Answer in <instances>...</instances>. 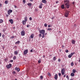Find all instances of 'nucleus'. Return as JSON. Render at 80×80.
Listing matches in <instances>:
<instances>
[{"label":"nucleus","instance_id":"6e6d98bb","mask_svg":"<svg viewBox=\"0 0 80 80\" xmlns=\"http://www.w3.org/2000/svg\"><path fill=\"white\" fill-rule=\"evenodd\" d=\"M2 36V33H0V37Z\"/></svg>","mask_w":80,"mask_h":80},{"label":"nucleus","instance_id":"864d4df0","mask_svg":"<svg viewBox=\"0 0 80 80\" xmlns=\"http://www.w3.org/2000/svg\"><path fill=\"white\" fill-rule=\"evenodd\" d=\"M8 15H10V12H8Z\"/></svg>","mask_w":80,"mask_h":80},{"label":"nucleus","instance_id":"1a4fd4ad","mask_svg":"<svg viewBox=\"0 0 80 80\" xmlns=\"http://www.w3.org/2000/svg\"><path fill=\"white\" fill-rule=\"evenodd\" d=\"M54 78L55 79V80H57L58 78V75L57 74H56L55 75Z\"/></svg>","mask_w":80,"mask_h":80},{"label":"nucleus","instance_id":"2f4dec72","mask_svg":"<svg viewBox=\"0 0 80 80\" xmlns=\"http://www.w3.org/2000/svg\"><path fill=\"white\" fill-rule=\"evenodd\" d=\"M44 26L45 27H47V24H44Z\"/></svg>","mask_w":80,"mask_h":80},{"label":"nucleus","instance_id":"bb28decb","mask_svg":"<svg viewBox=\"0 0 80 80\" xmlns=\"http://www.w3.org/2000/svg\"><path fill=\"white\" fill-rule=\"evenodd\" d=\"M3 22V21L2 19H0V23H2Z\"/></svg>","mask_w":80,"mask_h":80},{"label":"nucleus","instance_id":"69168bd1","mask_svg":"<svg viewBox=\"0 0 80 80\" xmlns=\"http://www.w3.org/2000/svg\"><path fill=\"white\" fill-rule=\"evenodd\" d=\"M13 73H15V72H14V71L13 72Z\"/></svg>","mask_w":80,"mask_h":80},{"label":"nucleus","instance_id":"4468645a","mask_svg":"<svg viewBox=\"0 0 80 80\" xmlns=\"http://www.w3.org/2000/svg\"><path fill=\"white\" fill-rule=\"evenodd\" d=\"M61 7L62 9H64V8H65V6L63 4L61 6Z\"/></svg>","mask_w":80,"mask_h":80},{"label":"nucleus","instance_id":"b1692460","mask_svg":"<svg viewBox=\"0 0 80 80\" xmlns=\"http://www.w3.org/2000/svg\"><path fill=\"white\" fill-rule=\"evenodd\" d=\"M48 75L49 77H51V74H50V72H48Z\"/></svg>","mask_w":80,"mask_h":80},{"label":"nucleus","instance_id":"c85d7f7f","mask_svg":"<svg viewBox=\"0 0 80 80\" xmlns=\"http://www.w3.org/2000/svg\"><path fill=\"white\" fill-rule=\"evenodd\" d=\"M65 72H61V74H62V75H63L65 74Z\"/></svg>","mask_w":80,"mask_h":80},{"label":"nucleus","instance_id":"9d476101","mask_svg":"<svg viewBox=\"0 0 80 80\" xmlns=\"http://www.w3.org/2000/svg\"><path fill=\"white\" fill-rule=\"evenodd\" d=\"M26 22L25 20H23L22 21V23L23 25H25L26 24Z\"/></svg>","mask_w":80,"mask_h":80},{"label":"nucleus","instance_id":"338daca9","mask_svg":"<svg viewBox=\"0 0 80 80\" xmlns=\"http://www.w3.org/2000/svg\"><path fill=\"white\" fill-rule=\"evenodd\" d=\"M80 62V59H79V62Z\"/></svg>","mask_w":80,"mask_h":80},{"label":"nucleus","instance_id":"423d86ee","mask_svg":"<svg viewBox=\"0 0 80 80\" xmlns=\"http://www.w3.org/2000/svg\"><path fill=\"white\" fill-rule=\"evenodd\" d=\"M6 67L8 69L11 68V67H12V64H9V65H8L6 66Z\"/></svg>","mask_w":80,"mask_h":80},{"label":"nucleus","instance_id":"7c9ffc66","mask_svg":"<svg viewBox=\"0 0 80 80\" xmlns=\"http://www.w3.org/2000/svg\"><path fill=\"white\" fill-rule=\"evenodd\" d=\"M20 70V68H18V69H17V71L18 72H19Z\"/></svg>","mask_w":80,"mask_h":80},{"label":"nucleus","instance_id":"e433bc0d","mask_svg":"<svg viewBox=\"0 0 80 80\" xmlns=\"http://www.w3.org/2000/svg\"><path fill=\"white\" fill-rule=\"evenodd\" d=\"M29 20L30 21L32 20V17H30L29 18Z\"/></svg>","mask_w":80,"mask_h":80},{"label":"nucleus","instance_id":"ddd939ff","mask_svg":"<svg viewBox=\"0 0 80 80\" xmlns=\"http://www.w3.org/2000/svg\"><path fill=\"white\" fill-rule=\"evenodd\" d=\"M42 2L44 3H47V1L46 0H42Z\"/></svg>","mask_w":80,"mask_h":80},{"label":"nucleus","instance_id":"de8ad7c7","mask_svg":"<svg viewBox=\"0 0 80 80\" xmlns=\"http://www.w3.org/2000/svg\"><path fill=\"white\" fill-rule=\"evenodd\" d=\"M27 27H28V28H29V27H30V26H29V25H27Z\"/></svg>","mask_w":80,"mask_h":80},{"label":"nucleus","instance_id":"aec40b11","mask_svg":"<svg viewBox=\"0 0 80 80\" xmlns=\"http://www.w3.org/2000/svg\"><path fill=\"white\" fill-rule=\"evenodd\" d=\"M15 55H18V52L17 51H14Z\"/></svg>","mask_w":80,"mask_h":80},{"label":"nucleus","instance_id":"052dcab7","mask_svg":"<svg viewBox=\"0 0 80 80\" xmlns=\"http://www.w3.org/2000/svg\"><path fill=\"white\" fill-rule=\"evenodd\" d=\"M62 47L63 48L64 47V46L63 45H62Z\"/></svg>","mask_w":80,"mask_h":80},{"label":"nucleus","instance_id":"2eb2a0df","mask_svg":"<svg viewBox=\"0 0 80 80\" xmlns=\"http://www.w3.org/2000/svg\"><path fill=\"white\" fill-rule=\"evenodd\" d=\"M61 72H65V68H63L61 70Z\"/></svg>","mask_w":80,"mask_h":80},{"label":"nucleus","instance_id":"9b49d317","mask_svg":"<svg viewBox=\"0 0 80 80\" xmlns=\"http://www.w3.org/2000/svg\"><path fill=\"white\" fill-rule=\"evenodd\" d=\"M43 6V4L42 3H41L39 5V8H42V6Z\"/></svg>","mask_w":80,"mask_h":80},{"label":"nucleus","instance_id":"37998d69","mask_svg":"<svg viewBox=\"0 0 80 80\" xmlns=\"http://www.w3.org/2000/svg\"><path fill=\"white\" fill-rule=\"evenodd\" d=\"M11 38H14V36H12L11 37Z\"/></svg>","mask_w":80,"mask_h":80},{"label":"nucleus","instance_id":"58836bf2","mask_svg":"<svg viewBox=\"0 0 80 80\" xmlns=\"http://www.w3.org/2000/svg\"><path fill=\"white\" fill-rule=\"evenodd\" d=\"M43 76H40V78H41V79H43Z\"/></svg>","mask_w":80,"mask_h":80},{"label":"nucleus","instance_id":"f704fd0d","mask_svg":"<svg viewBox=\"0 0 80 80\" xmlns=\"http://www.w3.org/2000/svg\"><path fill=\"white\" fill-rule=\"evenodd\" d=\"M38 63H41V60H39L38 61Z\"/></svg>","mask_w":80,"mask_h":80},{"label":"nucleus","instance_id":"5701e85b","mask_svg":"<svg viewBox=\"0 0 80 80\" xmlns=\"http://www.w3.org/2000/svg\"><path fill=\"white\" fill-rule=\"evenodd\" d=\"M24 20L25 21L27 22L28 19L27 18V17H26L24 18Z\"/></svg>","mask_w":80,"mask_h":80},{"label":"nucleus","instance_id":"774afa93","mask_svg":"<svg viewBox=\"0 0 80 80\" xmlns=\"http://www.w3.org/2000/svg\"><path fill=\"white\" fill-rule=\"evenodd\" d=\"M47 33H45V35H47Z\"/></svg>","mask_w":80,"mask_h":80},{"label":"nucleus","instance_id":"dca6fc26","mask_svg":"<svg viewBox=\"0 0 80 80\" xmlns=\"http://www.w3.org/2000/svg\"><path fill=\"white\" fill-rule=\"evenodd\" d=\"M75 75V73H73V72H72L71 74V76L72 77H74Z\"/></svg>","mask_w":80,"mask_h":80},{"label":"nucleus","instance_id":"6e6552de","mask_svg":"<svg viewBox=\"0 0 80 80\" xmlns=\"http://www.w3.org/2000/svg\"><path fill=\"white\" fill-rule=\"evenodd\" d=\"M9 22H10L11 24H13V19H10L9 20Z\"/></svg>","mask_w":80,"mask_h":80},{"label":"nucleus","instance_id":"4be33fe9","mask_svg":"<svg viewBox=\"0 0 80 80\" xmlns=\"http://www.w3.org/2000/svg\"><path fill=\"white\" fill-rule=\"evenodd\" d=\"M28 6H29V7H30L32 5V3H29L27 4Z\"/></svg>","mask_w":80,"mask_h":80},{"label":"nucleus","instance_id":"49530a36","mask_svg":"<svg viewBox=\"0 0 80 80\" xmlns=\"http://www.w3.org/2000/svg\"><path fill=\"white\" fill-rule=\"evenodd\" d=\"M2 37H3V38L5 37V35H4V34H3L2 35Z\"/></svg>","mask_w":80,"mask_h":80},{"label":"nucleus","instance_id":"603ef678","mask_svg":"<svg viewBox=\"0 0 80 80\" xmlns=\"http://www.w3.org/2000/svg\"><path fill=\"white\" fill-rule=\"evenodd\" d=\"M58 2H59L58 1H57L56 2V3H58Z\"/></svg>","mask_w":80,"mask_h":80},{"label":"nucleus","instance_id":"6ab92c4d","mask_svg":"<svg viewBox=\"0 0 80 80\" xmlns=\"http://www.w3.org/2000/svg\"><path fill=\"white\" fill-rule=\"evenodd\" d=\"M13 12L12 10L11 9H10L8 11V12H9V13H12Z\"/></svg>","mask_w":80,"mask_h":80},{"label":"nucleus","instance_id":"a18cd8bd","mask_svg":"<svg viewBox=\"0 0 80 80\" xmlns=\"http://www.w3.org/2000/svg\"><path fill=\"white\" fill-rule=\"evenodd\" d=\"M17 69H18V68L17 67L15 68V70H17Z\"/></svg>","mask_w":80,"mask_h":80},{"label":"nucleus","instance_id":"f3484780","mask_svg":"<svg viewBox=\"0 0 80 80\" xmlns=\"http://www.w3.org/2000/svg\"><path fill=\"white\" fill-rule=\"evenodd\" d=\"M57 60V58H56V57H54L53 58V60H54V61H55Z\"/></svg>","mask_w":80,"mask_h":80},{"label":"nucleus","instance_id":"ea45409f","mask_svg":"<svg viewBox=\"0 0 80 80\" xmlns=\"http://www.w3.org/2000/svg\"><path fill=\"white\" fill-rule=\"evenodd\" d=\"M66 78H68V79H69V77H68V75L67 76Z\"/></svg>","mask_w":80,"mask_h":80},{"label":"nucleus","instance_id":"8fccbe9b","mask_svg":"<svg viewBox=\"0 0 80 80\" xmlns=\"http://www.w3.org/2000/svg\"><path fill=\"white\" fill-rule=\"evenodd\" d=\"M31 52H33V50L31 49L30 51Z\"/></svg>","mask_w":80,"mask_h":80},{"label":"nucleus","instance_id":"79ce46f5","mask_svg":"<svg viewBox=\"0 0 80 80\" xmlns=\"http://www.w3.org/2000/svg\"><path fill=\"white\" fill-rule=\"evenodd\" d=\"M39 37H42V34H39Z\"/></svg>","mask_w":80,"mask_h":80},{"label":"nucleus","instance_id":"72a5a7b5","mask_svg":"<svg viewBox=\"0 0 80 80\" xmlns=\"http://www.w3.org/2000/svg\"><path fill=\"white\" fill-rule=\"evenodd\" d=\"M7 2H8V1H5V4H7Z\"/></svg>","mask_w":80,"mask_h":80},{"label":"nucleus","instance_id":"f8f14e48","mask_svg":"<svg viewBox=\"0 0 80 80\" xmlns=\"http://www.w3.org/2000/svg\"><path fill=\"white\" fill-rule=\"evenodd\" d=\"M71 42L72 44H74V45H75V41L74 40H72L71 41Z\"/></svg>","mask_w":80,"mask_h":80},{"label":"nucleus","instance_id":"4d7b16f0","mask_svg":"<svg viewBox=\"0 0 80 80\" xmlns=\"http://www.w3.org/2000/svg\"><path fill=\"white\" fill-rule=\"evenodd\" d=\"M70 80H73V78H71L70 79Z\"/></svg>","mask_w":80,"mask_h":80},{"label":"nucleus","instance_id":"cd10ccee","mask_svg":"<svg viewBox=\"0 0 80 80\" xmlns=\"http://www.w3.org/2000/svg\"><path fill=\"white\" fill-rule=\"evenodd\" d=\"M73 64H74L73 62H71V65L72 67H73Z\"/></svg>","mask_w":80,"mask_h":80},{"label":"nucleus","instance_id":"a19ab883","mask_svg":"<svg viewBox=\"0 0 80 80\" xmlns=\"http://www.w3.org/2000/svg\"><path fill=\"white\" fill-rule=\"evenodd\" d=\"M58 62H61V60H60V59H58Z\"/></svg>","mask_w":80,"mask_h":80},{"label":"nucleus","instance_id":"680f3d73","mask_svg":"<svg viewBox=\"0 0 80 80\" xmlns=\"http://www.w3.org/2000/svg\"><path fill=\"white\" fill-rule=\"evenodd\" d=\"M66 77V75H64V77Z\"/></svg>","mask_w":80,"mask_h":80},{"label":"nucleus","instance_id":"09e8293b","mask_svg":"<svg viewBox=\"0 0 80 80\" xmlns=\"http://www.w3.org/2000/svg\"><path fill=\"white\" fill-rule=\"evenodd\" d=\"M2 3H0V7H2Z\"/></svg>","mask_w":80,"mask_h":80},{"label":"nucleus","instance_id":"e2e57ef3","mask_svg":"<svg viewBox=\"0 0 80 80\" xmlns=\"http://www.w3.org/2000/svg\"><path fill=\"white\" fill-rule=\"evenodd\" d=\"M45 55L43 56V58H45Z\"/></svg>","mask_w":80,"mask_h":80},{"label":"nucleus","instance_id":"f257e3e1","mask_svg":"<svg viewBox=\"0 0 80 80\" xmlns=\"http://www.w3.org/2000/svg\"><path fill=\"white\" fill-rule=\"evenodd\" d=\"M64 4L66 6V7L67 8H68L70 7V1L68 0H65L64 1Z\"/></svg>","mask_w":80,"mask_h":80},{"label":"nucleus","instance_id":"39448f33","mask_svg":"<svg viewBox=\"0 0 80 80\" xmlns=\"http://www.w3.org/2000/svg\"><path fill=\"white\" fill-rule=\"evenodd\" d=\"M25 34V33L24 31H22L21 32V35L22 36H24Z\"/></svg>","mask_w":80,"mask_h":80},{"label":"nucleus","instance_id":"f03ea898","mask_svg":"<svg viewBox=\"0 0 80 80\" xmlns=\"http://www.w3.org/2000/svg\"><path fill=\"white\" fill-rule=\"evenodd\" d=\"M69 13H70L69 11H66L64 13V16L66 18L68 17L69 15Z\"/></svg>","mask_w":80,"mask_h":80},{"label":"nucleus","instance_id":"412c9836","mask_svg":"<svg viewBox=\"0 0 80 80\" xmlns=\"http://www.w3.org/2000/svg\"><path fill=\"white\" fill-rule=\"evenodd\" d=\"M72 72H73V73H75L76 72V70H75V69H73L72 70Z\"/></svg>","mask_w":80,"mask_h":80},{"label":"nucleus","instance_id":"bf43d9fd","mask_svg":"<svg viewBox=\"0 0 80 80\" xmlns=\"http://www.w3.org/2000/svg\"><path fill=\"white\" fill-rule=\"evenodd\" d=\"M30 1H31V2H33V0H30Z\"/></svg>","mask_w":80,"mask_h":80},{"label":"nucleus","instance_id":"a878e982","mask_svg":"<svg viewBox=\"0 0 80 80\" xmlns=\"http://www.w3.org/2000/svg\"><path fill=\"white\" fill-rule=\"evenodd\" d=\"M16 59H17V57H16V56H15L13 57V60H16Z\"/></svg>","mask_w":80,"mask_h":80},{"label":"nucleus","instance_id":"20e7f679","mask_svg":"<svg viewBox=\"0 0 80 80\" xmlns=\"http://www.w3.org/2000/svg\"><path fill=\"white\" fill-rule=\"evenodd\" d=\"M75 54V52H72L70 54L68 55V58H71L72 56H73V55H74Z\"/></svg>","mask_w":80,"mask_h":80},{"label":"nucleus","instance_id":"0eeeda50","mask_svg":"<svg viewBox=\"0 0 80 80\" xmlns=\"http://www.w3.org/2000/svg\"><path fill=\"white\" fill-rule=\"evenodd\" d=\"M28 53V49H26L24 51V52H23L24 55H26V54H27Z\"/></svg>","mask_w":80,"mask_h":80},{"label":"nucleus","instance_id":"393cba45","mask_svg":"<svg viewBox=\"0 0 80 80\" xmlns=\"http://www.w3.org/2000/svg\"><path fill=\"white\" fill-rule=\"evenodd\" d=\"M20 41H18L17 42H16L15 43V44H17V43H20Z\"/></svg>","mask_w":80,"mask_h":80},{"label":"nucleus","instance_id":"5fc2aeb1","mask_svg":"<svg viewBox=\"0 0 80 80\" xmlns=\"http://www.w3.org/2000/svg\"><path fill=\"white\" fill-rule=\"evenodd\" d=\"M51 27V26L50 25H48V27Z\"/></svg>","mask_w":80,"mask_h":80},{"label":"nucleus","instance_id":"473e14b6","mask_svg":"<svg viewBox=\"0 0 80 80\" xmlns=\"http://www.w3.org/2000/svg\"><path fill=\"white\" fill-rule=\"evenodd\" d=\"M68 50H66V53H68Z\"/></svg>","mask_w":80,"mask_h":80},{"label":"nucleus","instance_id":"a211bd4d","mask_svg":"<svg viewBox=\"0 0 80 80\" xmlns=\"http://www.w3.org/2000/svg\"><path fill=\"white\" fill-rule=\"evenodd\" d=\"M33 36H34V34H32L30 35V37L31 38H33Z\"/></svg>","mask_w":80,"mask_h":80},{"label":"nucleus","instance_id":"0e129e2a","mask_svg":"<svg viewBox=\"0 0 80 80\" xmlns=\"http://www.w3.org/2000/svg\"><path fill=\"white\" fill-rule=\"evenodd\" d=\"M13 29H15V27H13Z\"/></svg>","mask_w":80,"mask_h":80},{"label":"nucleus","instance_id":"c03bdc74","mask_svg":"<svg viewBox=\"0 0 80 80\" xmlns=\"http://www.w3.org/2000/svg\"><path fill=\"white\" fill-rule=\"evenodd\" d=\"M59 76H61V73H59L58 74Z\"/></svg>","mask_w":80,"mask_h":80},{"label":"nucleus","instance_id":"c9c22d12","mask_svg":"<svg viewBox=\"0 0 80 80\" xmlns=\"http://www.w3.org/2000/svg\"><path fill=\"white\" fill-rule=\"evenodd\" d=\"M48 30H52V29H51V28H48Z\"/></svg>","mask_w":80,"mask_h":80},{"label":"nucleus","instance_id":"13d9d810","mask_svg":"<svg viewBox=\"0 0 80 80\" xmlns=\"http://www.w3.org/2000/svg\"><path fill=\"white\" fill-rule=\"evenodd\" d=\"M14 8H17V6L15 5H14Z\"/></svg>","mask_w":80,"mask_h":80},{"label":"nucleus","instance_id":"7ed1b4c3","mask_svg":"<svg viewBox=\"0 0 80 80\" xmlns=\"http://www.w3.org/2000/svg\"><path fill=\"white\" fill-rule=\"evenodd\" d=\"M39 32L41 34H45V31L43 29L40 30Z\"/></svg>","mask_w":80,"mask_h":80},{"label":"nucleus","instance_id":"c756f323","mask_svg":"<svg viewBox=\"0 0 80 80\" xmlns=\"http://www.w3.org/2000/svg\"><path fill=\"white\" fill-rule=\"evenodd\" d=\"M45 34H43L42 36V38H44L45 37Z\"/></svg>","mask_w":80,"mask_h":80},{"label":"nucleus","instance_id":"3c124183","mask_svg":"<svg viewBox=\"0 0 80 80\" xmlns=\"http://www.w3.org/2000/svg\"><path fill=\"white\" fill-rule=\"evenodd\" d=\"M13 62V60H11L10 61V62Z\"/></svg>","mask_w":80,"mask_h":80},{"label":"nucleus","instance_id":"4c0bfd02","mask_svg":"<svg viewBox=\"0 0 80 80\" xmlns=\"http://www.w3.org/2000/svg\"><path fill=\"white\" fill-rule=\"evenodd\" d=\"M23 3H25V2H26V1H25V0H23Z\"/></svg>","mask_w":80,"mask_h":80}]
</instances>
